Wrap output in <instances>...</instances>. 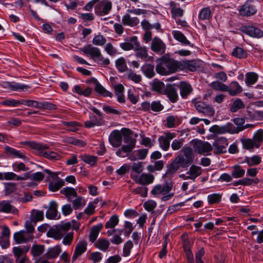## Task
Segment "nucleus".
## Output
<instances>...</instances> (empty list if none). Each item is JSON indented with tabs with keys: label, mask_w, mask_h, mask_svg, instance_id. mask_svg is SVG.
Returning <instances> with one entry per match:
<instances>
[{
	"label": "nucleus",
	"mask_w": 263,
	"mask_h": 263,
	"mask_svg": "<svg viewBox=\"0 0 263 263\" xmlns=\"http://www.w3.org/2000/svg\"><path fill=\"white\" fill-rule=\"evenodd\" d=\"M157 72L162 76H167L179 70V61L170 58L166 55L156 60Z\"/></svg>",
	"instance_id": "obj_1"
},
{
	"label": "nucleus",
	"mask_w": 263,
	"mask_h": 263,
	"mask_svg": "<svg viewBox=\"0 0 263 263\" xmlns=\"http://www.w3.org/2000/svg\"><path fill=\"white\" fill-rule=\"evenodd\" d=\"M173 187V182L170 179L165 180L163 185L157 184L154 186L151 191V194L154 196L163 195L161 200L166 201L171 199L174 196V193H170Z\"/></svg>",
	"instance_id": "obj_2"
},
{
	"label": "nucleus",
	"mask_w": 263,
	"mask_h": 263,
	"mask_svg": "<svg viewBox=\"0 0 263 263\" xmlns=\"http://www.w3.org/2000/svg\"><path fill=\"white\" fill-rule=\"evenodd\" d=\"M80 50L84 54L90 55L92 59L99 65L105 67L110 64V61L108 58L104 59L103 57L100 49L92 46L91 44H88L81 48Z\"/></svg>",
	"instance_id": "obj_3"
},
{
	"label": "nucleus",
	"mask_w": 263,
	"mask_h": 263,
	"mask_svg": "<svg viewBox=\"0 0 263 263\" xmlns=\"http://www.w3.org/2000/svg\"><path fill=\"white\" fill-rule=\"evenodd\" d=\"M183 154H179L174 160L179 166L182 168L188 167L194 162L195 159L193 149L189 146H184L181 150Z\"/></svg>",
	"instance_id": "obj_4"
},
{
	"label": "nucleus",
	"mask_w": 263,
	"mask_h": 263,
	"mask_svg": "<svg viewBox=\"0 0 263 263\" xmlns=\"http://www.w3.org/2000/svg\"><path fill=\"white\" fill-rule=\"evenodd\" d=\"M254 127V125L253 124H247L245 125H243L242 127H238L237 129L235 131V127L233 124L231 123H228L226 125L221 126L217 125H213L210 128L209 131L216 134H222L226 133H238L247 128H253Z\"/></svg>",
	"instance_id": "obj_5"
},
{
	"label": "nucleus",
	"mask_w": 263,
	"mask_h": 263,
	"mask_svg": "<svg viewBox=\"0 0 263 263\" xmlns=\"http://www.w3.org/2000/svg\"><path fill=\"white\" fill-rule=\"evenodd\" d=\"M200 60H182L179 61V70H189L194 72L201 67Z\"/></svg>",
	"instance_id": "obj_6"
},
{
	"label": "nucleus",
	"mask_w": 263,
	"mask_h": 263,
	"mask_svg": "<svg viewBox=\"0 0 263 263\" xmlns=\"http://www.w3.org/2000/svg\"><path fill=\"white\" fill-rule=\"evenodd\" d=\"M95 6V12L98 16H104L108 14L112 9V4L107 1H101Z\"/></svg>",
	"instance_id": "obj_7"
},
{
	"label": "nucleus",
	"mask_w": 263,
	"mask_h": 263,
	"mask_svg": "<svg viewBox=\"0 0 263 263\" xmlns=\"http://www.w3.org/2000/svg\"><path fill=\"white\" fill-rule=\"evenodd\" d=\"M44 172L48 174L52 179L57 180L49 183L48 188L50 191L52 192L57 191L64 185V181L59 178L56 173L52 172L48 169L44 170Z\"/></svg>",
	"instance_id": "obj_8"
},
{
	"label": "nucleus",
	"mask_w": 263,
	"mask_h": 263,
	"mask_svg": "<svg viewBox=\"0 0 263 263\" xmlns=\"http://www.w3.org/2000/svg\"><path fill=\"white\" fill-rule=\"evenodd\" d=\"M92 111H93L100 119H98L97 117L92 113L89 114V119L88 121H86L84 123V125L86 128H91L96 126H99L101 124V120L102 114L101 112L95 107L89 108Z\"/></svg>",
	"instance_id": "obj_9"
},
{
	"label": "nucleus",
	"mask_w": 263,
	"mask_h": 263,
	"mask_svg": "<svg viewBox=\"0 0 263 263\" xmlns=\"http://www.w3.org/2000/svg\"><path fill=\"white\" fill-rule=\"evenodd\" d=\"M192 143L195 151L199 154L205 155L212 149V145L208 142L196 139L193 140Z\"/></svg>",
	"instance_id": "obj_10"
},
{
	"label": "nucleus",
	"mask_w": 263,
	"mask_h": 263,
	"mask_svg": "<svg viewBox=\"0 0 263 263\" xmlns=\"http://www.w3.org/2000/svg\"><path fill=\"white\" fill-rule=\"evenodd\" d=\"M202 170L200 166L196 165H191L189 170L185 174H182L179 175V177L184 179H191L195 181V179L202 174Z\"/></svg>",
	"instance_id": "obj_11"
},
{
	"label": "nucleus",
	"mask_w": 263,
	"mask_h": 263,
	"mask_svg": "<svg viewBox=\"0 0 263 263\" xmlns=\"http://www.w3.org/2000/svg\"><path fill=\"white\" fill-rule=\"evenodd\" d=\"M129 41L135 44L134 50L136 52L135 55L137 58L141 59H145L147 58V48L145 46H141L137 36H133L131 37Z\"/></svg>",
	"instance_id": "obj_12"
},
{
	"label": "nucleus",
	"mask_w": 263,
	"mask_h": 263,
	"mask_svg": "<svg viewBox=\"0 0 263 263\" xmlns=\"http://www.w3.org/2000/svg\"><path fill=\"white\" fill-rule=\"evenodd\" d=\"M121 133L123 137L124 142L127 144V145H124L125 146H127L129 150L132 152L135 147L137 141L136 139L132 136L133 134V131L129 128H123L121 129Z\"/></svg>",
	"instance_id": "obj_13"
},
{
	"label": "nucleus",
	"mask_w": 263,
	"mask_h": 263,
	"mask_svg": "<svg viewBox=\"0 0 263 263\" xmlns=\"http://www.w3.org/2000/svg\"><path fill=\"white\" fill-rule=\"evenodd\" d=\"M10 230L8 227L6 225L3 226L0 235V246L3 249H6L9 247L10 245Z\"/></svg>",
	"instance_id": "obj_14"
},
{
	"label": "nucleus",
	"mask_w": 263,
	"mask_h": 263,
	"mask_svg": "<svg viewBox=\"0 0 263 263\" xmlns=\"http://www.w3.org/2000/svg\"><path fill=\"white\" fill-rule=\"evenodd\" d=\"M151 49L156 53L163 54L165 52L166 45L160 38L156 36L152 41Z\"/></svg>",
	"instance_id": "obj_15"
},
{
	"label": "nucleus",
	"mask_w": 263,
	"mask_h": 263,
	"mask_svg": "<svg viewBox=\"0 0 263 263\" xmlns=\"http://www.w3.org/2000/svg\"><path fill=\"white\" fill-rule=\"evenodd\" d=\"M131 177L136 183L143 185L151 184L154 180V176L151 174L143 173L139 177L131 174Z\"/></svg>",
	"instance_id": "obj_16"
},
{
	"label": "nucleus",
	"mask_w": 263,
	"mask_h": 263,
	"mask_svg": "<svg viewBox=\"0 0 263 263\" xmlns=\"http://www.w3.org/2000/svg\"><path fill=\"white\" fill-rule=\"evenodd\" d=\"M194 106L199 112L205 115L213 116L215 113L213 108L203 102L196 101L194 103Z\"/></svg>",
	"instance_id": "obj_17"
},
{
	"label": "nucleus",
	"mask_w": 263,
	"mask_h": 263,
	"mask_svg": "<svg viewBox=\"0 0 263 263\" xmlns=\"http://www.w3.org/2000/svg\"><path fill=\"white\" fill-rule=\"evenodd\" d=\"M241 30L245 34L255 38L263 36V31L260 29L253 26H245L241 27Z\"/></svg>",
	"instance_id": "obj_18"
},
{
	"label": "nucleus",
	"mask_w": 263,
	"mask_h": 263,
	"mask_svg": "<svg viewBox=\"0 0 263 263\" xmlns=\"http://www.w3.org/2000/svg\"><path fill=\"white\" fill-rule=\"evenodd\" d=\"M122 134L121 130H115L111 132L109 137V141L114 147H119L122 143Z\"/></svg>",
	"instance_id": "obj_19"
},
{
	"label": "nucleus",
	"mask_w": 263,
	"mask_h": 263,
	"mask_svg": "<svg viewBox=\"0 0 263 263\" xmlns=\"http://www.w3.org/2000/svg\"><path fill=\"white\" fill-rule=\"evenodd\" d=\"M257 12L256 7L250 2H246L239 9V13L242 16H250Z\"/></svg>",
	"instance_id": "obj_20"
},
{
	"label": "nucleus",
	"mask_w": 263,
	"mask_h": 263,
	"mask_svg": "<svg viewBox=\"0 0 263 263\" xmlns=\"http://www.w3.org/2000/svg\"><path fill=\"white\" fill-rule=\"evenodd\" d=\"M33 238L34 237L32 235H27L25 231H20L15 232L13 234V239L17 244L27 242L30 240H32Z\"/></svg>",
	"instance_id": "obj_21"
},
{
	"label": "nucleus",
	"mask_w": 263,
	"mask_h": 263,
	"mask_svg": "<svg viewBox=\"0 0 263 263\" xmlns=\"http://www.w3.org/2000/svg\"><path fill=\"white\" fill-rule=\"evenodd\" d=\"M61 252V246L60 245H57L49 248L43 255V257L46 259H54L59 255Z\"/></svg>",
	"instance_id": "obj_22"
},
{
	"label": "nucleus",
	"mask_w": 263,
	"mask_h": 263,
	"mask_svg": "<svg viewBox=\"0 0 263 263\" xmlns=\"http://www.w3.org/2000/svg\"><path fill=\"white\" fill-rule=\"evenodd\" d=\"M228 139L224 137H220L217 138L214 142L213 145L214 147L219 153H223L226 152V148L228 145Z\"/></svg>",
	"instance_id": "obj_23"
},
{
	"label": "nucleus",
	"mask_w": 263,
	"mask_h": 263,
	"mask_svg": "<svg viewBox=\"0 0 263 263\" xmlns=\"http://www.w3.org/2000/svg\"><path fill=\"white\" fill-rule=\"evenodd\" d=\"M165 94L167 96L170 101L173 103H176L178 100V95L176 89L172 85L167 86L165 90Z\"/></svg>",
	"instance_id": "obj_24"
},
{
	"label": "nucleus",
	"mask_w": 263,
	"mask_h": 263,
	"mask_svg": "<svg viewBox=\"0 0 263 263\" xmlns=\"http://www.w3.org/2000/svg\"><path fill=\"white\" fill-rule=\"evenodd\" d=\"M87 243L83 241L78 243L77 245L74 254L72 258V262H73L79 256L81 255L83 253L86 251Z\"/></svg>",
	"instance_id": "obj_25"
},
{
	"label": "nucleus",
	"mask_w": 263,
	"mask_h": 263,
	"mask_svg": "<svg viewBox=\"0 0 263 263\" xmlns=\"http://www.w3.org/2000/svg\"><path fill=\"white\" fill-rule=\"evenodd\" d=\"M122 22L124 26L133 27L139 24V20L137 17H131L129 14L126 13L123 16Z\"/></svg>",
	"instance_id": "obj_26"
},
{
	"label": "nucleus",
	"mask_w": 263,
	"mask_h": 263,
	"mask_svg": "<svg viewBox=\"0 0 263 263\" xmlns=\"http://www.w3.org/2000/svg\"><path fill=\"white\" fill-rule=\"evenodd\" d=\"M228 88L227 92L231 96H236L242 91L241 86L235 81L231 82L230 85L228 86Z\"/></svg>",
	"instance_id": "obj_27"
},
{
	"label": "nucleus",
	"mask_w": 263,
	"mask_h": 263,
	"mask_svg": "<svg viewBox=\"0 0 263 263\" xmlns=\"http://www.w3.org/2000/svg\"><path fill=\"white\" fill-rule=\"evenodd\" d=\"M0 212L3 213L13 214L16 213L18 211L8 201L4 200L0 202Z\"/></svg>",
	"instance_id": "obj_28"
},
{
	"label": "nucleus",
	"mask_w": 263,
	"mask_h": 263,
	"mask_svg": "<svg viewBox=\"0 0 263 263\" xmlns=\"http://www.w3.org/2000/svg\"><path fill=\"white\" fill-rule=\"evenodd\" d=\"M179 88L180 95L182 98H186L193 90L191 85L185 82H180Z\"/></svg>",
	"instance_id": "obj_29"
},
{
	"label": "nucleus",
	"mask_w": 263,
	"mask_h": 263,
	"mask_svg": "<svg viewBox=\"0 0 263 263\" xmlns=\"http://www.w3.org/2000/svg\"><path fill=\"white\" fill-rule=\"evenodd\" d=\"M5 152L7 154L9 155L12 158H18L23 160L26 159V156L24 155V154L14 148L9 146H6L5 147Z\"/></svg>",
	"instance_id": "obj_30"
},
{
	"label": "nucleus",
	"mask_w": 263,
	"mask_h": 263,
	"mask_svg": "<svg viewBox=\"0 0 263 263\" xmlns=\"http://www.w3.org/2000/svg\"><path fill=\"white\" fill-rule=\"evenodd\" d=\"M261 157L258 155H254L251 157H245L243 162L246 163L249 166L259 165L261 162Z\"/></svg>",
	"instance_id": "obj_31"
},
{
	"label": "nucleus",
	"mask_w": 263,
	"mask_h": 263,
	"mask_svg": "<svg viewBox=\"0 0 263 263\" xmlns=\"http://www.w3.org/2000/svg\"><path fill=\"white\" fill-rule=\"evenodd\" d=\"M172 34L174 39L177 41L180 42L182 44L192 46L191 42L181 31L174 30L172 32Z\"/></svg>",
	"instance_id": "obj_32"
},
{
	"label": "nucleus",
	"mask_w": 263,
	"mask_h": 263,
	"mask_svg": "<svg viewBox=\"0 0 263 263\" xmlns=\"http://www.w3.org/2000/svg\"><path fill=\"white\" fill-rule=\"evenodd\" d=\"M154 65L145 63L141 67V71L148 78H152L155 75L154 71Z\"/></svg>",
	"instance_id": "obj_33"
},
{
	"label": "nucleus",
	"mask_w": 263,
	"mask_h": 263,
	"mask_svg": "<svg viewBox=\"0 0 263 263\" xmlns=\"http://www.w3.org/2000/svg\"><path fill=\"white\" fill-rule=\"evenodd\" d=\"M180 167L177 163L176 161L174 159L172 163L167 165V170L165 174L166 177H173L177 171L179 169Z\"/></svg>",
	"instance_id": "obj_34"
},
{
	"label": "nucleus",
	"mask_w": 263,
	"mask_h": 263,
	"mask_svg": "<svg viewBox=\"0 0 263 263\" xmlns=\"http://www.w3.org/2000/svg\"><path fill=\"white\" fill-rule=\"evenodd\" d=\"M57 203L55 201L50 202L49 208L46 213L47 218L52 219L55 218L57 215Z\"/></svg>",
	"instance_id": "obj_35"
},
{
	"label": "nucleus",
	"mask_w": 263,
	"mask_h": 263,
	"mask_svg": "<svg viewBox=\"0 0 263 263\" xmlns=\"http://www.w3.org/2000/svg\"><path fill=\"white\" fill-rule=\"evenodd\" d=\"M30 147L35 151V153L40 156L44 157V153L46 152L45 150L48 148V146L40 143H37L35 142L34 143H29Z\"/></svg>",
	"instance_id": "obj_36"
},
{
	"label": "nucleus",
	"mask_w": 263,
	"mask_h": 263,
	"mask_svg": "<svg viewBox=\"0 0 263 263\" xmlns=\"http://www.w3.org/2000/svg\"><path fill=\"white\" fill-rule=\"evenodd\" d=\"M103 228V224L102 223H99L96 226H93L90 230V233L89 234V240L92 242H94L99 235L100 231Z\"/></svg>",
	"instance_id": "obj_37"
},
{
	"label": "nucleus",
	"mask_w": 263,
	"mask_h": 263,
	"mask_svg": "<svg viewBox=\"0 0 263 263\" xmlns=\"http://www.w3.org/2000/svg\"><path fill=\"white\" fill-rule=\"evenodd\" d=\"M60 193L65 196L68 201H71L72 198L77 195L76 190L70 187H64L61 190Z\"/></svg>",
	"instance_id": "obj_38"
},
{
	"label": "nucleus",
	"mask_w": 263,
	"mask_h": 263,
	"mask_svg": "<svg viewBox=\"0 0 263 263\" xmlns=\"http://www.w3.org/2000/svg\"><path fill=\"white\" fill-rule=\"evenodd\" d=\"M76 198L72 200V206L74 210H81L82 209L86 204V201L85 199L81 196H78L75 197Z\"/></svg>",
	"instance_id": "obj_39"
},
{
	"label": "nucleus",
	"mask_w": 263,
	"mask_h": 263,
	"mask_svg": "<svg viewBox=\"0 0 263 263\" xmlns=\"http://www.w3.org/2000/svg\"><path fill=\"white\" fill-rule=\"evenodd\" d=\"M152 90L159 93H162L165 88V85L163 82L154 79L151 83Z\"/></svg>",
	"instance_id": "obj_40"
},
{
	"label": "nucleus",
	"mask_w": 263,
	"mask_h": 263,
	"mask_svg": "<svg viewBox=\"0 0 263 263\" xmlns=\"http://www.w3.org/2000/svg\"><path fill=\"white\" fill-rule=\"evenodd\" d=\"M47 236L49 237L53 238L56 240H60L63 237L64 232H62L59 228H51L48 231Z\"/></svg>",
	"instance_id": "obj_41"
},
{
	"label": "nucleus",
	"mask_w": 263,
	"mask_h": 263,
	"mask_svg": "<svg viewBox=\"0 0 263 263\" xmlns=\"http://www.w3.org/2000/svg\"><path fill=\"white\" fill-rule=\"evenodd\" d=\"M29 247L26 246H20L18 247H15L13 248V252L15 257L18 259L21 256L25 254L28 252Z\"/></svg>",
	"instance_id": "obj_42"
},
{
	"label": "nucleus",
	"mask_w": 263,
	"mask_h": 263,
	"mask_svg": "<svg viewBox=\"0 0 263 263\" xmlns=\"http://www.w3.org/2000/svg\"><path fill=\"white\" fill-rule=\"evenodd\" d=\"M95 245L99 250L106 252L109 248L110 242L108 240L105 238L99 239Z\"/></svg>",
	"instance_id": "obj_43"
},
{
	"label": "nucleus",
	"mask_w": 263,
	"mask_h": 263,
	"mask_svg": "<svg viewBox=\"0 0 263 263\" xmlns=\"http://www.w3.org/2000/svg\"><path fill=\"white\" fill-rule=\"evenodd\" d=\"M7 86L14 91H26L30 88L27 85L15 82H7Z\"/></svg>",
	"instance_id": "obj_44"
},
{
	"label": "nucleus",
	"mask_w": 263,
	"mask_h": 263,
	"mask_svg": "<svg viewBox=\"0 0 263 263\" xmlns=\"http://www.w3.org/2000/svg\"><path fill=\"white\" fill-rule=\"evenodd\" d=\"M252 140H253L256 148H259L263 141V130L260 129L255 132Z\"/></svg>",
	"instance_id": "obj_45"
},
{
	"label": "nucleus",
	"mask_w": 263,
	"mask_h": 263,
	"mask_svg": "<svg viewBox=\"0 0 263 263\" xmlns=\"http://www.w3.org/2000/svg\"><path fill=\"white\" fill-rule=\"evenodd\" d=\"M245 107V105L242 100L239 98H237L232 103L230 108V111L231 112H235L239 109H243Z\"/></svg>",
	"instance_id": "obj_46"
},
{
	"label": "nucleus",
	"mask_w": 263,
	"mask_h": 263,
	"mask_svg": "<svg viewBox=\"0 0 263 263\" xmlns=\"http://www.w3.org/2000/svg\"><path fill=\"white\" fill-rule=\"evenodd\" d=\"M211 17V10L207 7L202 8L198 14V18L200 21L209 20Z\"/></svg>",
	"instance_id": "obj_47"
},
{
	"label": "nucleus",
	"mask_w": 263,
	"mask_h": 263,
	"mask_svg": "<svg viewBox=\"0 0 263 263\" xmlns=\"http://www.w3.org/2000/svg\"><path fill=\"white\" fill-rule=\"evenodd\" d=\"M245 173V170L240 165H235L233 167L231 175L234 178L242 177Z\"/></svg>",
	"instance_id": "obj_48"
},
{
	"label": "nucleus",
	"mask_w": 263,
	"mask_h": 263,
	"mask_svg": "<svg viewBox=\"0 0 263 263\" xmlns=\"http://www.w3.org/2000/svg\"><path fill=\"white\" fill-rule=\"evenodd\" d=\"M45 251V246L42 245H33L31 249V253L33 256L39 257Z\"/></svg>",
	"instance_id": "obj_49"
},
{
	"label": "nucleus",
	"mask_w": 263,
	"mask_h": 263,
	"mask_svg": "<svg viewBox=\"0 0 263 263\" xmlns=\"http://www.w3.org/2000/svg\"><path fill=\"white\" fill-rule=\"evenodd\" d=\"M210 86L215 90L226 92L228 90V86L222 82L214 81L210 84Z\"/></svg>",
	"instance_id": "obj_50"
},
{
	"label": "nucleus",
	"mask_w": 263,
	"mask_h": 263,
	"mask_svg": "<svg viewBox=\"0 0 263 263\" xmlns=\"http://www.w3.org/2000/svg\"><path fill=\"white\" fill-rule=\"evenodd\" d=\"M27 179V177L17 176L16 174L13 172H7L3 173V180H24Z\"/></svg>",
	"instance_id": "obj_51"
},
{
	"label": "nucleus",
	"mask_w": 263,
	"mask_h": 263,
	"mask_svg": "<svg viewBox=\"0 0 263 263\" xmlns=\"http://www.w3.org/2000/svg\"><path fill=\"white\" fill-rule=\"evenodd\" d=\"M116 66L118 70L120 72H124L126 71L127 66L126 65V61L123 57H121L118 59L116 62Z\"/></svg>",
	"instance_id": "obj_52"
},
{
	"label": "nucleus",
	"mask_w": 263,
	"mask_h": 263,
	"mask_svg": "<svg viewBox=\"0 0 263 263\" xmlns=\"http://www.w3.org/2000/svg\"><path fill=\"white\" fill-rule=\"evenodd\" d=\"M166 126L168 128H172L180 124V121L177 116H169L166 118Z\"/></svg>",
	"instance_id": "obj_53"
},
{
	"label": "nucleus",
	"mask_w": 263,
	"mask_h": 263,
	"mask_svg": "<svg viewBox=\"0 0 263 263\" xmlns=\"http://www.w3.org/2000/svg\"><path fill=\"white\" fill-rule=\"evenodd\" d=\"M241 142L243 149L252 151L254 148H256L255 144L252 139H242Z\"/></svg>",
	"instance_id": "obj_54"
},
{
	"label": "nucleus",
	"mask_w": 263,
	"mask_h": 263,
	"mask_svg": "<svg viewBox=\"0 0 263 263\" xmlns=\"http://www.w3.org/2000/svg\"><path fill=\"white\" fill-rule=\"evenodd\" d=\"M232 54L233 56L239 59H245L247 57V51L240 47L235 48L233 50Z\"/></svg>",
	"instance_id": "obj_55"
},
{
	"label": "nucleus",
	"mask_w": 263,
	"mask_h": 263,
	"mask_svg": "<svg viewBox=\"0 0 263 263\" xmlns=\"http://www.w3.org/2000/svg\"><path fill=\"white\" fill-rule=\"evenodd\" d=\"M245 82L248 86L255 84L258 79V75L254 72H248L246 74Z\"/></svg>",
	"instance_id": "obj_56"
},
{
	"label": "nucleus",
	"mask_w": 263,
	"mask_h": 263,
	"mask_svg": "<svg viewBox=\"0 0 263 263\" xmlns=\"http://www.w3.org/2000/svg\"><path fill=\"white\" fill-rule=\"evenodd\" d=\"M80 158L83 161L88 163L91 166L95 165L97 160V157L87 155H81Z\"/></svg>",
	"instance_id": "obj_57"
},
{
	"label": "nucleus",
	"mask_w": 263,
	"mask_h": 263,
	"mask_svg": "<svg viewBox=\"0 0 263 263\" xmlns=\"http://www.w3.org/2000/svg\"><path fill=\"white\" fill-rule=\"evenodd\" d=\"M38 108L41 109L55 110L57 107L56 105L47 101H39Z\"/></svg>",
	"instance_id": "obj_58"
},
{
	"label": "nucleus",
	"mask_w": 263,
	"mask_h": 263,
	"mask_svg": "<svg viewBox=\"0 0 263 263\" xmlns=\"http://www.w3.org/2000/svg\"><path fill=\"white\" fill-rule=\"evenodd\" d=\"M119 223L118 217L116 215H112L110 219L105 223V227L106 229L114 228Z\"/></svg>",
	"instance_id": "obj_59"
},
{
	"label": "nucleus",
	"mask_w": 263,
	"mask_h": 263,
	"mask_svg": "<svg viewBox=\"0 0 263 263\" xmlns=\"http://www.w3.org/2000/svg\"><path fill=\"white\" fill-rule=\"evenodd\" d=\"M24 177H27V179L40 182L43 180L44 175L42 172H39L33 173L29 176L28 173L25 174Z\"/></svg>",
	"instance_id": "obj_60"
},
{
	"label": "nucleus",
	"mask_w": 263,
	"mask_h": 263,
	"mask_svg": "<svg viewBox=\"0 0 263 263\" xmlns=\"http://www.w3.org/2000/svg\"><path fill=\"white\" fill-rule=\"evenodd\" d=\"M92 44L97 46H103L106 42V39L103 35L99 34L95 35L92 40Z\"/></svg>",
	"instance_id": "obj_61"
},
{
	"label": "nucleus",
	"mask_w": 263,
	"mask_h": 263,
	"mask_svg": "<svg viewBox=\"0 0 263 263\" xmlns=\"http://www.w3.org/2000/svg\"><path fill=\"white\" fill-rule=\"evenodd\" d=\"M104 50L110 56L114 57L118 54L117 49L110 43L106 44Z\"/></svg>",
	"instance_id": "obj_62"
},
{
	"label": "nucleus",
	"mask_w": 263,
	"mask_h": 263,
	"mask_svg": "<svg viewBox=\"0 0 263 263\" xmlns=\"http://www.w3.org/2000/svg\"><path fill=\"white\" fill-rule=\"evenodd\" d=\"M134 244L131 240L126 242L123 249V256L127 257L130 255V250L133 248Z\"/></svg>",
	"instance_id": "obj_63"
},
{
	"label": "nucleus",
	"mask_w": 263,
	"mask_h": 263,
	"mask_svg": "<svg viewBox=\"0 0 263 263\" xmlns=\"http://www.w3.org/2000/svg\"><path fill=\"white\" fill-rule=\"evenodd\" d=\"M221 195L219 194H212L208 196V200L210 204L218 203L220 201Z\"/></svg>",
	"instance_id": "obj_64"
}]
</instances>
